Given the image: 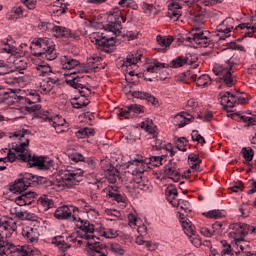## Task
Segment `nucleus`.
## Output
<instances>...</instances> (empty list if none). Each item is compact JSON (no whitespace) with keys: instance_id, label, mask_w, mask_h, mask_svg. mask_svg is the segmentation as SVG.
<instances>
[{"instance_id":"f257e3e1","label":"nucleus","mask_w":256,"mask_h":256,"mask_svg":"<svg viewBox=\"0 0 256 256\" xmlns=\"http://www.w3.org/2000/svg\"><path fill=\"white\" fill-rule=\"evenodd\" d=\"M148 163L143 162L141 159H132L126 166V169H128L126 179L132 178V181L140 191H151V182L143 176V173L147 171Z\"/></svg>"},{"instance_id":"f03ea898","label":"nucleus","mask_w":256,"mask_h":256,"mask_svg":"<svg viewBox=\"0 0 256 256\" xmlns=\"http://www.w3.org/2000/svg\"><path fill=\"white\" fill-rule=\"evenodd\" d=\"M28 147L29 138H26L25 142L20 143L14 148L16 153H20L18 157L21 161L28 163L30 167H37L42 171H47L53 167V160H49L43 156H31V153L27 149Z\"/></svg>"},{"instance_id":"7ed1b4c3","label":"nucleus","mask_w":256,"mask_h":256,"mask_svg":"<svg viewBox=\"0 0 256 256\" xmlns=\"http://www.w3.org/2000/svg\"><path fill=\"white\" fill-rule=\"evenodd\" d=\"M36 75L38 77H45L44 79L39 78L36 82V89L42 95H48L53 91V87L55 83H57V79L49 77L53 71L51 70V66L49 64L42 62L41 64H37L36 67Z\"/></svg>"},{"instance_id":"20e7f679","label":"nucleus","mask_w":256,"mask_h":256,"mask_svg":"<svg viewBox=\"0 0 256 256\" xmlns=\"http://www.w3.org/2000/svg\"><path fill=\"white\" fill-rule=\"evenodd\" d=\"M83 173L81 169L61 170L56 178L55 186L59 187V189H69V187H73V185H77L81 181Z\"/></svg>"},{"instance_id":"39448f33","label":"nucleus","mask_w":256,"mask_h":256,"mask_svg":"<svg viewBox=\"0 0 256 256\" xmlns=\"http://www.w3.org/2000/svg\"><path fill=\"white\" fill-rule=\"evenodd\" d=\"M225 65L215 64L213 67V73H215L220 79H222L223 83L226 87H233L237 82L235 76L233 75V67L237 65L232 58L225 60Z\"/></svg>"},{"instance_id":"423d86ee","label":"nucleus","mask_w":256,"mask_h":256,"mask_svg":"<svg viewBox=\"0 0 256 256\" xmlns=\"http://www.w3.org/2000/svg\"><path fill=\"white\" fill-rule=\"evenodd\" d=\"M189 61V57L178 56L170 62V65L167 63H161L158 60H153L147 67V73H159L161 69H169L172 67L173 69H179V67H183V65L187 64Z\"/></svg>"},{"instance_id":"0eeeda50","label":"nucleus","mask_w":256,"mask_h":256,"mask_svg":"<svg viewBox=\"0 0 256 256\" xmlns=\"http://www.w3.org/2000/svg\"><path fill=\"white\" fill-rule=\"evenodd\" d=\"M249 233H255V227L248 224H236L234 230L229 232L228 237L235 241L240 251H244L245 247L242 243Z\"/></svg>"},{"instance_id":"6e6552de","label":"nucleus","mask_w":256,"mask_h":256,"mask_svg":"<svg viewBox=\"0 0 256 256\" xmlns=\"http://www.w3.org/2000/svg\"><path fill=\"white\" fill-rule=\"evenodd\" d=\"M34 45L41 49L40 55L45 57L47 61H55L57 59V50L55 49V43L49 38H39L35 40Z\"/></svg>"},{"instance_id":"1a4fd4ad","label":"nucleus","mask_w":256,"mask_h":256,"mask_svg":"<svg viewBox=\"0 0 256 256\" xmlns=\"http://www.w3.org/2000/svg\"><path fill=\"white\" fill-rule=\"evenodd\" d=\"M3 51L11 55L9 58V63L12 65V67H14V69H17L18 71H20V73H23L22 71H25V69H27V58L19 56V51H17V48H15V46L6 44L3 47Z\"/></svg>"},{"instance_id":"9d476101","label":"nucleus","mask_w":256,"mask_h":256,"mask_svg":"<svg viewBox=\"0 0 256 256\" xmlns=\"http://www.w3.org/2000/svg\"><path fill=\"white\" fill-rule=\"evenodd\" d=\"M121 23H125V17H123L121 12H111L108 15V24L104 27V29L105 31H108V33H113V35L117 37L121 35V30L123 29Z\"/></svg>"},{"instance_id":"9b49d317","label":"nucleus","mask_w":256,"mask_h":256,"mask_svg":"<svg viewBox=\"0 0 256 256\" xmlns=\"http://www.w3.org/2000/svg\"><path fill=\"white\" fill-rule=\"evenodd\" d=\"M90 41L95 43L98 49H101V51H105L106 53H110V51H112L111 48L115 45V37L111 36L110 38H107L100 32H93L90 34Z\"/></svg>"},{"instance_id":"f8f14e48","label":"nucleus","mask_w":256,"mask_h":256,"mask_svg":"<svg viewBox=\"0 0 256 256\" xmlns=\"http://www.w3.org/2000/svg\"><path fill=\"white\" fill-rule=\"evenodd\" d=\"M247 101L245 97L240 96L239 93L231 94V92L220 93V103L226 107L227 111L233 109L235 105H243Z\"/></svg>"},{"instance_id":"ddd939ff","label":"nucleus","mask_w":256,"mask_h":256,"mask_svg":"<svg viewBox=\"0 0 256 256\" xmlns=\"http://www.w3.org/2000/svg\"><path fill=\"white\" fill-rule=\"evenodd\" d=\"M73 221H76V223H80L78 227L84 233H79L80 239H86V241H91V239H95V236L93 235L95 231V226H93L91 222L76 217L75 215H73Z\"/></svg>"},{"instance_id":"4468645a","label":"nucleus","mask_w":256,"mask_h":256,"mask_svg":"<svg viewBox=\"0 0 256 256\" xmlns=\"http://www.w3.org/2000/svg\"><path fill=\"white\" fill-rule=\"evenodd\" d=\"M181 225L185 235H187V237L189 238L190 243H192L194 247H201V238H199V235L195 233V225H193V223L189 219L182 220Z\"/></svg>"},{"instance_id":"2eb2a0df","label":"nucleus","mask_w":256,"mask_h":256,"mask_svg":"<svg viewBox=\"0 0 256 256\" xmlns=\"http://www.w3.org/2000/svg\"><path fill=\"white\" fill-rule=\"evenodd\" d=\"M141 129H144L148 135H151L148 137V139H152V146L159 149L161 145V140L157 139V136L159 135V132H157V126L153 123V120L146 119L141 123Z\"/></svg>"},{"instance_id":"dca6fc26","label":"nucleus","mask_w":256,"mask_h":256,"mask_svg":"<svg viewBox=\"0 0 256 256\" xmlns=\"http://www.w3.org/2000/svg\"><path fill=\"white\" fill-rule=\"evenodd\" d=\"M235 21L233 18H226L221 24L216 27V37L224 41L228 37H231V30L233 29Z\"/></svg>"},{"instance_id":"f3484780","label":"nucleus","mask_w":256,"mask_h":256,"mask_svg":"<svg viewBox=\"0 0 256 256\" xmlns=\"http://www.w3.org/2000/svg\"><path fill=\"white\" fill-rule=\"evenodd\" d=\"M97 69H105V67L101 65V57L99 56L90 57L86 64L79 66L80 73H90V71H97Z\"/></svg>"},{"instance_id":"a211bd4d","label":"nucleus","mask_w":256,"mask_h":256,"mask_svg":"<svg viewBox=\"0 0 256 256\" xmlns=\"http://www.w3.org/2000/svg\"><path fill=\"white\" fill-rule=\"evenodd\" d=\"M73 211H77V207L63 205L55 210L54 217L59 221H66L67 219H71Z\"/></svg>"},{"instance_id":"6ab92c4d","label":"nucleus","mask_w":256,"mask_h":256,"mask_svg":"<svg viewBox=\"0 0 256 256\" xmlns=\"http://www.w3.org/2000/svg\"><path fill=\"white\" fill-rule=\"evenodd\" d=\"M164 173L168 179H172L174 183H179L181 181V172H179V167H177V163L169 162L164 167Z\"/></svg>"},{"instance_id":"aec40b11","label":"nucleus","mask_w":256,"mask_h":256,"mask_svg":"<svg viewBox=\"0 0 256 256\" xmlns=\"http://www.w3.org/2000/svg\"><path fill=\"white\" fill-rule=\"evenodd\" d=\"M35 199H37L36 192L26 191L23 192L20 196L16 197L15 203L24 207L25 205H31V203H33Z\"/></svg>"},{"instance_id":"412c9836","label":"nucleus","mask_w":256,"mask_h":256,"mask_svg":"<svg viewBox=\"0 0 256 256\" xmlns=\"http://www.w3.org/2000/svg\"><path fill=\"white\" fill-rule=\"evenodd\" d=\"M139 113H143V106L138 104H132L124 109H120L118 115H120L121 117H125V119H129L131 115H139Z\"/></svg>"},{"instance_id":"4be33fe9","label":"nucleus","mask_w":256,"mask_h":256,"mask_svg":"<svg viewBox=\"0 0 256 256\" xmlns=\"http://www.w3.org/2000/svg\"><path fill=\"white\" fill-rule=\"evenodd\" d=\"M65 82L70 87L74 89H83V77L77 76V72H71L70 74H65Z\"/></svg>"},{"instance_id":"5701e85b","label":"nucleus","mask_w":256,"mask_h":256,"mask_svg":"<svg viewBox=\"0 0 256 256\" xmlns=\"http://www.w3.org/2000/svg\"><path fill=\"white\" fill-rule=\"evenodd\" d=\"M39 250L33 246H20L12 252V256H35L39 255Z\"/></svg>"},{"instance_id":"b1692460","label":"nucleus","mask_w":256,"mask_h":256,"mask_svg":"<svg viewBox=\"0 0 256 256\" xmlns=\"http://www.w3.org/2000/svg\"><path fill=\"white\" fill-rule=\"evenodd\" d=\"M166 199L173 205V207H179L181 205V201H179V193L177 192V188L173 186H168L165 190Z\"/></svg>"},{"instance_id":"393cba45","label":"nucleus","mask_w":256,"mask_h":256,"mask_svg":"<svg viewBox=\"0 0 256 256\" xmlns=\"http://www.w3.org/2000/svg\"><path fill=\"white\" fill-rule=\"evenodd\" d=\"M124 181L127 193L130 195V197H132V199H137V197H139V188H137V185L133 181V178H127L125 174Z\"/></svg>"},{"instance_id":"a878e982","label":"nucleus","mask_w":256,"mask_h":256,"mask_svg":"<svg viewBox=\"0 0 256 256\" xmlns=\"http://www.w3.org/2000/svg\"><path fill=\"white\" fill-rule=\"evenodd\" d=\"M19 101H24L27 105H35L41 101V96L37 92L30 93L26 98L21 96H16L15 100L12 103H19Z\"/></svg>"},{"instance_id":"bb28decb","label":"nucleus","mask_w":256,"mask_h":256,"mask_svg":"<svg viewBox=\"0 0 256 256\" xmlns=\"http://www.w3.org/2000/svg\"><path fill=\"white\" fill-rule=\"evenodd\" d=\"M60 63L62 69H67L68 71L75 69V67H79V60L73 59L71 56L67 55L61 56Z\"/></svg>"},{"instance_id":"cd10ccee","label":"nucleus","mask_w":256,"mask_h":256,"mask_svg":"<svg viewBox=\"0 0 256 256\" xmlns=\"http://www.w3.org/2000/svg\"><path fill=\"white\" fill-rule=\"evenodd\" d=\"M191 119H193V115L187 112H181L174 117V125L177 127H185V125H189Z\"/></svg>"},{"instance_id":"c85d7f7f","label":"nucleus","mask_w":256,"mask_h":256,"mask_svg":"<svg viewBox=\"0 0 256 256\" xmlns=\"http://www.w3.org/2000/svg\"><path fill=\"white\" fill-rule=\"evenodd\" d=\"M22 235L30 241V243H37L39 239V231L37 228L26 227L22 230Z\"/></svg>"},{"instance_id":"c756f323","label":"nucleus","mask_w":256,"mask_h":256,"mask_svg":"<svg viewBox=\"0 0 256 256\" xmlns=\"http://www.w3.org/2000/svg\"><path fill=\"white\" fill-rule=\"evenodd\" d=\"M0 228L9 231V233H14V231H17V221L13 218L0 219Z\"/></svg>"},{"instance_id":"7c9ffc66","label":"nucleus","mask_w":256,"mask_h":256,"mask_svg":"<svg viewBox=\"0 0 256 256\" xmlns=\"http://www.w3.org/2000/svg\"><path fill=\"white\" fill-rule=\"evenodd\" d=\"M168 17L174 19V21L179 20V17H181V5L179 3L171 2L168 5Z\"/></svg>"},{"instance_id":"2f4dec72","label":"nucleus","mask_w":256,"mask_h":256,"mask_svg":"<svg viewBox=\"0 0 256 256\" xmlns=\"http://www.w3.org/2000/svg\"><path fill=\"white\" fill-rule=\"evenodd\" d=\"M132 97H135L136 99H146L149 103H152V105H157L159 101L157 98H155L153 95L143 92V91H130Z\"/></svg>"},{"instance_id":"473e14b6","label":"nucleus","mask_w":256,"mask_h":256,"mask_svg":"<svg viewBox=\"0 0 256 256\" xmlns=\"http://www.w3.org/2000/svg\"><path fill=\"white\" fill-rule=\"evenodd\" d=\"M193 35V41L196 45H200L201 47H209V36L205 35L204 32H197Z\"/></svg>"},{"instance_id":"72a5a7b5","label":"nucleus","mask_w":256,"mask_h":256,"mask_svg":"<svg viewBox=\"0 0 256 256\" xmlns=\"http://www.w3.org/2000/svg\"><path fill=\"white\" fill-rule=\"evenodd\" d=\"M52 33L54 34V37H57L58 39H63V37H73L71 30L62 26H54L52 28Z\"/></svg>"},{"instance_id":"f704fd0d","label":"nucleus","mask_w":256,"mask_h":256,"mask_svg":"<svg viewBox=\"0 0 256 256\" xmlns=\"http://www.w3.org/2000/svg\"><path fill=\"white\" fill-rule=\"evenodd\" d=\"M37 203L44 208V211H49V209H53L55 207V202L53 199L45 194L38 198Z\"/></svg>"},{"instance_id":"c9c22d12","label":"nucleus","mask_w":256,"mask_h":256,"mask_svg":"<svg viewBox=\"0 0 256 256\" xmlns=\"http://www.w3.org/2000/svg\"><path fill=\"white\" fill-rule=\"evenodd\" d=\"M36 117H40V119H43V121H48V123H50V125H52V127L54 128H57L59 127L60 125H63L59 122H57L55 119L57 118H54L51 117L49 115V112L48 111H43V110H40L38 114H36Z\"/></svg>"},{"instance_id":"e433bc0d","label":"nucleus","mask_w":256,"mask_h":256,"mask_svg":"<svg viewBox=\"0 0 256 256\" xmlns=\"http://www.w3.org/2000/svg\"><path fill=\"white\" fill-rule=\"evenodd\" d=\"M17 99V94L13 91H7L3 88H0V103L3 101H8V103H13Z\"/></svg>"},{"instance_id":"4c0bfd02","label":"nucleus","mask_w":256,"mask_h":256,"mask_svg":"<svg viewBox=\"0 0 256 256\" xmlns=\"http://www.w3.org/2000/svg\"><path fill=\"white\" fill-rule=\"evenodd\" d=\"M141 57H143V54L139 53V52H134L132 54H129L126 57V61L124 62V65L126 67H131V65H137L139 63V61H141Z\"/></svg>"},{"instance_id":"58836bf2","label":"nucleus","mask_w":256,"mask_h":256,"mask_svg":"<svg viewBox=\"0 0 256 256\" xmlns=\"http://www.w3.org/2000/svg\"><path fill=\"white\" fill-rule=\"evenodd\" d=\"M71 105L74 109H83V107H87V105H89V99L82 95L79 98H73L71 100Z\"/></svg>"},{"instance_id":"ea45409f","label":"nucleus","mask_w":256,"mask_h":256,"mask_svg":"<svg viewBox=\"0 0 256 256\" xmlns=\"http://www.w3.org/2000/svg\"><path fill=\"white\" fill-rule=\"evenodd\" d=\"M52 243L53 245H56V247H58V249H60V251H62L63 253H65V251H67V249H69L70 247L69 244L65 242L63 236H55L52 239Z\"/></svg>"},{"instance_id":"a19ab883","label":"nucleus","mask_w":256,"mask_h":256,"mask_svg":"<svg viewBox=\"0 0 256 256\" xmlns=\"http://www.w3.org/2000/svg\"><path fill=\"white\" fill-rule=\"evenodd\" d=\"M13 249V244L5 241L3 235L0 234V256H5Z\"/></svg>"},{"instance_id":"79ce46f5","label":"nucleus","mask_w":256,"mask_h":256,"mask_svg":"<svg viewBox=\"0 0 256 256\" xmlns=\"http://www.w3.org/2000/svg\"><path fill=\"white\" fill-rule=\"evenodd\" d=\"M134 159H141L144 163H148L147 164V169H149V165L150 163H154V165L156 167H159L161 165H163V156H151L149 159H143V157H138V158H134Z\"/></svg>"},{"instance_id":"37998d69","label":"nucleus","mask_w":256,"mask_h":256,"mask_svg":"<svg viewBox=\"0 0 256 256\" xmlns=\"http://www.w3.org/2000/svg\"><path fill=\"white\" fill-rule=\"evenodd\" d=\"M27 185H25L24 181L20 178L14 182L11 186V191L14 193H23V191H27Z\"/></svg>"},{"instance_id":"c03bdc74","label":"nucleus","mask_w":256,"mask_h":256,"mask_svg":"<svg viewBox=\"0 0 256 256\" xmlns=\"http://www.w3.org/2000/svg\"><path fill=\"white\" fill-rule=\"evenodd\" d=\"M21 179L28 187H31L33 183H39V177L37 175H33L32 173H24Z\"/></svg>"},{"instance_id":"a18cd8bd","label":"nucleus","mask_w":256,"mask_h":256,"mask_svg":"<svg viewBox=\"0 0 256 256\" xmlns=\"http://www.w3.org/2000/svg\"><path fill=\"white\" fill-rule=\"evenodd\" d=\"M54 7V13H57V15H63L67 12V3H65V0H57Z\"/></svg>"},{"instance_id":"49530a36","label":"nucleus","mask_w":256,"mask_h":256,"mask_svg":"<svg viewBox=\"0 0 256 256\" xmlns=\"http://www.w3.org/2000/svg\"><path fill=\"white\" fill-rule=\"evenodd\" d=\"M106 177L109 183H117V179H119V171L116 170L115 167L110 166Z\"/></svg>"},{"instance_id":"de8ad7c7","label":"nucleus","mask_w":256,"mask_h":256,"mask_svg":"<svg viewBox=\"0 0 256 256\" xmlns=\"http://www.w3.org/2000/svg\"><path fill=\"white\" fill-rule=\"evenodd\" d=\"M197 87H209L211 85V77L207 74H203L202 76L198 77L196 80Z\"/></svg>"},{"instance_id":"09e8293b","label":"nucleus","mask_w":256,"mask_h":256,"mask_svg":"<svg viewBox=\"0 0 256 256\" xmlns=\"http://www.w3.org/2000/svg\"><path fill=\"white\" fill-rule=\"evenodd\" d=\"M203 215L204 217H207V219H222V217H225V212L221 210H210L204 212Z\"/></svg>"},{"instance_id":"8fccbe9b","label":"nucleus","mask_w":256,"mask_h":256,"mask_svg":"<svg viewBox=\"0 0 256 256\" xmlns=\"http://www.w3.org/2000/svg\"><path fill=\"white\" fill-rule=\"evenodd\" d=\"M21 207H23V205H19L17 203L12 205L9 209L10 215H12V217H17V219H21V215L23 213V210H21Z\"/></svg>"},{"instance_id":"3c124183","label":"nucleus","mask_w":256,"mask_h":256,"mask_svg":"<svg viewBox=\"0 0 256 256\" xmlns=\"http://www.w3.org/2000/svg\"><path fill=\"white\" fill-rule=\"evenodd\" d=\"M142 10L143 13H145V15H147L148 17H150L152 13H154V15H157L159 13V10H157L155 6L147 3H142Z\"/></svg>"},{"instance_id":"603ef678","label":"nucleus","mask_w":256,"mask_h":256,"mask_svg":"<svg viewBox=\"0 0 256 256\" xmlns=\"http://www.w3.org/2000/svg\"><path fill=\"white\" fill-rule=\"evenodd\" d=\"M68 157L70 161H74V163H79V161H85V157L75 150L68 151Z\"/></svg>"},{"instance_id":"864d4df0","label":"nucleus","mask_w":256,"mask_h":256,"mask_svg":"<svg viewBox=\"0 0 256 256\" xmlns=\"http://www.w3.org/2000/svg\"><path fill=\"white\" fill-rule=\"evenodd\" d=\"M88 255L90 256H107L104 252L101 251L100 245L95 244L91 246L88 250Z\"/></svg>"},{"instance_id":"5fc2aeb1","label":"nucleus","mask_w":256,"mask_h":256,"mask_svg":"<svg viewBox=\"0 0 256 256\" xmlns=\"http://www.w3.org/2000/svg\"><path fill=\"white\" fill-rule=\"evenodd\" d=\"M100 233L102 237H105L106 239H115V237H119V232L111 228L107 230H102Z\"/></svg>"},{"instance_id":"6e6d98bb","label":"nucleus","mask_w":256,"mask_h":256,"mask_svg":"<svg viewBox=\"0 0 256 256\" xmlns=\"http://www.w3.org/2000/svg\"><path fill=\"white\" fill-rule=\"evenodd\" d=\"M156 40L161 47H169L173 43V37L157 36Z\"/></svg>"},{"instance_id":"4d7b16f0","label":"nucleus","mask_w":256,"mask_h":256,"mask_svg":"<svg viewBox=\"0 0 256 256\" xmlns=\"http://www.w3.org/2000/svg\"><path fill=\"white\" fill-rule=\"evenodd\" d=\"M25 111H27L28 113H34V115H38V113L41 111V106L39 104H31V105H27L25 107Z\"/></svg>"},{"instance_id":"13d9d810","label":"nucleus","mask_w":256,"mask_h":256,"mask_svg":"<svg viewBox=\"0 0 256 256\" xmlns=\"http://www.w3.org/2000/svg\"><path fill=\"white\" fill-rule=\"evenodd\" d=\"M20 219L22 221H35L36 216H35V214H33V213L29 212V211H22Z\"/></svg>"},{"instance_id":"bf43d9fd","label":"nucleus","mask_w":256,"mask_h":256,"mask_svg":"<svg viewBox=\"0 0 256 256\" xmlns=\"http://www.w3.org/2000/svg\"><path fill=\"white\" fill-rule=\"evenodd\" d=\"M110 251L115 253L116 255H125V249L119 244H112L110 247Z\"/></svg>"},{"instance_id":"052dcab7","label":"nucleus","mask_w":256,"mask_h":256,"mask_svg":"<svg viewBox=\"0 0 256 256\" xmlns=\"http://www.w3.org/2000/svg\"><path fill=\"white\" fill-rule=\"evenodd\" d=\"M18 154H15V152L8 150L7 152V157H6V162L8 161L9 163H13L16 159H19V155H21V152H17Z\"/></svg>"},{"instance_id":"680f3d73","label":"nucleus","mask_w":256,"mask_h":256,"mask_svg":"<svg viewBox=\"0 0 256 256\" xmlns=\"http://www.w3.org/2000/svg\"><path fill=\"white\" fill-rule=\"evenodd\" d=\"M110 199L117 201V203H127V197L121 195V193H112Z\"/></svg>"},{"instance_id":"e2e57ef3","label":"nucleus","mask_w":256,"mask_h":256,"mask_svg":"<svg viewBox=\"0 0 256 256\" xmlns=\"http://www.w3.org/2000/svg\"><path fill=\"white\" fill-rule=\"evenodd\" d=\"M242 154L246 161H253V149L251 148H242Z\"/></svg>"},{"instance_id":"0e129e2a","label":"nucleus","mask_w":256,"mask_h":256,"mask_svg":"<svg viewBox=\"0 0 256 256\" xmlns=\"http://www.w3.org/2000/svg\"><path fill=\"white\" fill-rule=\"evenodd\" d=\"M176 147L179 151H187L185 147H187V139L186 138H179L176 142Z\"/></svg>"},{"instance_id":"69168bd1","label":"nucleus","mask_w":256,"mask_h":256,"mask_svg":"<svg viewBox=\"0 0 256 256\" xmlns=\"http://www.w3.org/2000/svg\"><path fill=\"white\" fill-rule=\"evenodd\" d=\"M125 36L127 37L128 41H135V39H138L139 37V31H127Z\"/></svg>"},{"instance_id":"338daca9","label":"nucleus","mask_w":256,"mask_h":256,"mask_svg":"<svg viewBox=\"0 0 256 256\" xmlns=\"http://www.w3.org/2000/svg\"><path fill=\"white\" fill-rule=\"evenodd\" d=\"M233 193H239V191H243V182L237 181L234 182L233 185L230 187Z\"/></svg>"},{"instance_id":"774afa93","label":"nucleus","mask_w":256,"mask_h":256,"mask_svg":"<svg viewBox=\"0 0 256 256\" xmlns=\"http://www.w3.org/2000/svg\"><path fill=\"white\" fill-rule=\"evenodd\" d=\"M199 231L203 235V237H213V235H215L213 230H210L207 227H201Z\"/></svg>"}]
</instances>
